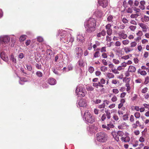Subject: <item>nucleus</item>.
I'll return each mask as SVG.
<instances>
[{
	"mask_svg": "<svg viewBox=\"0 0 149 149\" xmlns=\"http://www.w3.org/2000/svg\"><path fill=\"white\" fill-rule=\"evenodd\" d=\"M96 22V19L93 18H90L88 20H86L84 24L86 32L89 33L94 32L95 30Z\"/></svg>",
	"mask_w": 149,
	"mask_h": 149,
	"instance_id": "1",
	"label": "nucleus"
},
{
	"mask_svg": "<svg viewBox=\"0 0 149 149\" xmlns=\"http://www.w3.org/2000/svg\"><path fill=\"white\" fill-rule=\"evenodd\" d=\"M61 41L64 43H68L69 42H73L74 39L69 33H67L65 31L62 32L61 35Z\"/></svg>",
	"mask_w": 149,
	"mask_h": 149,
	"instance_id": "2",
	"label": "nucleus"
},
{
	"mask_svg": "<svg viewBox=\"0 0 149 149\" xmlns=\"http://www.w3.org/2000/svg\"><path fill=\"white\" fill-rule=\"evenodd\" d=\"M96 139L97 141L101 143H106L108 140L107 134L104 132H100L96 134Z\"/></svg>",
	"mask_w": 149,
	"mask_h": 149,
	"instance_id": "3",
	"label": "nucleus"
},
{
	"mask_svg": "<svg viewBox=\"0 0 149 149\" xmlns=\"http://www.w3.org/2000/svg\"><path fill=\"white\" fill-rule=\"evenodd\" d=\"M84 117L85 120L88 123H92L95 122V118L91 113L88 110H86L84 113Z\"/></svg>",
	"mask_w": 149,
	"mask_h": 149,
	"instance_id": "4",
	"label": "nucleus"
},
{
	"mask_svg": "<svg viewBox=\"0 0 149 149\" xmlns=\"http://www.w3.org/2000/svg\"><path fill=\"white\" fill-rule=\"evenodd\" d=\"M105 79L102 78L100 80V81L97 82H94L93 83V86L96 88L97 90L98 91L100 90L99 88H103L104 87L103 84H105Z\"/></svg>",
	"mask_w": 149,
	"mask_h": 149,
	"instance_id": "5",
	"label": "nucleus"
},
{
	"mask_svg": "<svg viewBox=\"0 0 149 149\" xmlns=\"http://www.w3.org/2000/svg\"><path fill=\"white\" fill-rule=\"evenodd\" d=\"M75 92L77 94L78 96L80 97H83L85 95V91L83 89L82 87L81 86L77 87Z\"/></svg>",
	"mask_w": 149,
	"mask_h": 149,
	"instance_id": "6",
	"label": "nucleus"
},
{
	"mask_svg": "<svg viewBox=\"0 0 149 149\" xmlns=\"http://www.w3.org/2000/svg\"><path fill=\"white\" fill-rule=\"evenodd\" d=\"M105 113H104L102 116L101 118V120L102 122H104L106 119V117L108 119H109L111 117V114L110 111L108 109L105 110Z\"/></svg>",
	"mask_w": 149,
	"mask_h": 149,
	"instance_id": "7",
	"label": "nucleus"
},
{
	"mask_svg": "<svg viewBox=\"0 0 149 149\" xmlns=\"http://www.w3.org/2000/svg\"><path fill=\"white\" fill-rule=\"evenodd\" d=\"M75 53H76V57L79 58L83 54V51L81 47H77L75 48Z\"/></svg>",
	"mask_w": 149,
	"mask_h": 149,
	"instance_id": "8",
	"label": "nucleus"
},
{
	"mask_svg": "<svg viewBox=\"0 0 149 149\" xmlns=\"http://www.w3.org/2000/svg\"><path fill=\"white\" fill-rule=\"evenodd\" d=\"M10 40V38L8 36H3L0 37V45L1 44L8 43Z\"/></svg>",
	"mask_w": 149,
	"mask_h": 149,
	"instance_id": "9",
	"label": "nucleus"
},
{
	"mask_svg": "<svg viewBox=\"0 0 149 149\" xmlns=\"http://www.w3.org/2000/svg\"><path fill=\"white\" fill-rule=\"evenodd\" d=\"M98 2L99 5L103 8H106L108 4L107 0H98Z\"/></svg>",
	"mask_w": 149,
	"mask_h": 149,
	"instance_id": "10",
	"label": "nucleus"
},
{
	"mask_svg": "<svg viewBox=\"0 0 149 149\" xmlns=\"http://www.w3.org/2000/svg\"><path fill=\"white\" fill-rule=\"evenodd\" d=\"M109 68L111 69L112 72L115 74H118L119 72L117 71V70L114 67L112 64L111 63L109 65Z\"/></svg>",
	"mask_w": 149,
	"mask_h": 149,
	"instance_id": "11",
	"label": "nucleus"
},
{
	"mask_svg": "<svg viewBox=\"0 0 149 149\" xmlns=\"http://www.w3.org/2000/svg\"><path fill=\"white\" fill-rule=\"evenodd\" d=\"M138 25L142 28L143 32H146L148 27L146 24L143 23H139Z\"/></svg>",
	"mask_w": 149,
	"mask_h": 149,
	"instance_id": "12",
	"label": "nucleus"
},
{
	"mask_svg": "<svg viewBox=\"0 0 149 149\" xmlns=\"http://www.w3.org/2000/svg\"><path fill=\"white\" fill-rule=\"evenodd\" d=\"M118 34L120 39H125L127 37V35L124 33V31L119 32Z\"/></svg>",
	"mask_w": 149,
	"mask_h": 149,
	"instance_id": "13",
	"label": "nucleus"
},
{
	"mask_svg": "<svg viewBox=\"0 0 149 149\" xmlns=\"http://www.w3.org/2000/svg\"><path fill=\"white\" fill-rule=\"evenodd\" d=\"M78 104L80 107H84L87 106L86 100L84 99H82L79 100Z\"/></svg>",
	"mask_w": 149,
	"mask_h": 149,
	"instance_id": "14",
	"label": "nucleus"
},
{
	"mask_svg": "<svg viewBox=\"0 0 149 149\" xmlns=\"http://www.w3.org/2000/svg\"><path fill=\"white\" fill-rule=\"evenodd\" d=\"M111 134L116 141L118 142L119 141V137L118 135V132H116L115 131H112L111 132Z\"/></svg>",
	"mask_w": 149,
	"mask_h": 149,
	"instance_id": "15",
	"label": "nucleus"
},
{
	"mask_svg": "<svg viewBox=\"0 0 149 149\" xmlns=\"http://www.w3.org/2000/svg\"><path fill=\"white\" fill-rule=\"evenodd\" d=\"M146 3L144 1H141L140 2V5L139 6V8L142 10H144L145 9Z\"/></svg>",
	"mask_w": 149,
	"mask_h": 149,
	"instance_id": "16",
	"label": "nucleus"
},
{
	"mask_svg": "<svg viewBox=\"0 0 149 149\" xmlns=\"http://www.w3.org/2000/svg\"><path fill=\"white\" fill-rule=\"evenodd\" d=\"M85 38L82 35H79L77 37V41L80 42H83L85 41Z\"/></svg>",
	"mask_w": 149,
	"mask_h": 149,
	"instance_id": "17",
	"label": "nucleus"
},
{
	"mask_svg": "<svg viewBox=\"0 0 149 149\" xmlns=\"http://www.w3.org/2000/svg\"><path fill=\"white\" fill-rule=\"evenodd\" d=\"M0 56L1 58L3 61H8V58L7 56H6L4 52H2L0 54Z\"/></svg>",
	"mask_w": 149,
	"mask_h": 149,
	"instance_id": "18",
	"label": "nucleus"
},
{
	"mask_svg": "<svg viewBox=\"0 0 149 149\" xmlns=\"http://www.w3.org/2000/svg\"><path fill=\"white\" fill-rule=\"evenodd\" d=\"M136 70V68L133 65L129 66V68L128 69V71L129 72L132 73L135 72Z\"/></svg>",
	"mask_w": 149,
	"mask_h": 149,
	"instance_id": "19",
	"label": "nucleus"
},
{
	"mask_svg": "<svg viewBox=\"0 0 149 149\" xmlns=\"http://www.w3.org/2000/svg\"><path fill=\"white\" fill-rule=\"evenodd\" d=\"M120 139L122 142L125 143L129 142L130 141V138L129 136H127L125 137H121Z\"/></svg>",
	"mask_w": 149,
	"mask_h": 149,
	"instance_id": "20",
	"label": "nucleus"
},
{
	"mask_svg": "<svg viewBox=\"0 0 149 149\" xmlns=\"http://www.w3.org/2000/svg\"><path fill=\"white\" fill-rule=\"evenodd\" d=\"M100 53L98 51H96L93 54V61L94 62L95 61V58L99 57L100 56Z\"/></svg>",
	"mask_w": 149,
	"mask_h": 149,
	"instance_id": "21",
	"label": "nucleus"
},
{
	"mask_svg": "<svg viewBox=\"0 0 149 149\" xmlns=\"http://www.w3.org/2000/svg\"><path fill=\"white\" fill-rule=\"evenodd\" d=\"M141 20L143 22H149V17L146 15H144L143 17L141 18Z\"/></svg>",
	"mask_w": 149,
	"mask_h": 149,
	"instance_id": "22",
	"label": "nucleus"
},
{
	"mask_svg": "<svg viewBox=\"0 0 149 149\" xmlns=\"http://www.w3.org/2000/svg\"><path fill=\"white\" fill-rule=\"evenodd\" d=\"M141 123L139 120H136L135 123L132 125V127L133 129H136L138 126H141Z\"/></svg>",
	"mask_w": 149,
	"mask_h": 149,
	"instance_id": "23",
	"label": "nucleus"
},
{
	"mask_svg": "<svg viewBox=\"0 0 149 149\" xmlns=\"http://www.w3.org/2000/svg\"><path fill=\"white\" fill-rule=\"evenodd\" d=\"M48 83L51 85H54L56 84V80L53 78H50L48 80Z\"/></svg>",
	"mask_w": 149,
	"mask_h": 149,
	"instance_id": "24",
	"label": "nucleus"
},
{
	"mask_svg": "<svg viewBox=\"0 0 149 149\" xmlns=\"http://www.w3.org/2000/svg\"><path fill=\"white\" fill-rule=\"evenodd\" d=\"M137 73L139 74H140L141 75L144 76H146L147 73L146 71L145 70H141L140 69H139L137 71Z\"/></svg>",
	"mask_w": 149,
	"mask_h": 149,
	"instance_id": "25",
	"label": "nucleus"
},
{
	"mask_svg": "<svg viewBox=\"0 0 149 149\" xmlns=\"http://www.w3.org/2000/svg\"><path fill=\"white\" fill-rule=\"evenodd\" d=\"M106 34V31L105 30H102L101 32L98 33L97 35L98 37H100L102 36H104Z\"/></svg>",
	"mask_w": 149,
	"mask_h": 149,
	"instance_id": "26",
	"label": "nucleus"
},
{
	"mask_svg": "<svg viewBox=\"0 0 149 149\" xmlns=\"http://www.w3.org/2000/svg\"><path fill=\"white\" fill-rule=\"evenodd\" d=\"M123 49L124 50L125 52L126 53L130 52L133 50V49L131 48L130 47H124Z\"/></svg>",
	"mask_w": 149,
	"mask_h": 149,
	"instance_id": "27",
	"label": "nucleus"
},
{
	"mask_svg": "<svg viewBox=\"0 0 149 149\" xmlns=\"http://www.w3.org/2000/svg\"><path fill=\"white\" fill-rule=\"evenodd\" d=\"M107 77L109 79L113 78L114 75L112 73L108 72L107 73Z\"/></svg>",
	"mask_w": 149,
	"mask_h": 149,
	"instance_id": "28",
	"label": "nucleus"
},
{
	"mask_svg": "<svg viewBox=\"0 0 149 149\" xmlns=\"http://www.w3.org/2000/svg\"><path fill=\"white\" fill-rule=\"evenodd\" d=\"M124 134V132L123 131L120 130L118 131V137L120 136L121 137H123V136Z\"/></svg>",
	"mask_w": 149,
	"mask_h": 149,
	"instance_id": "29",
	"label": "nucleus"
},
{
	"mask_svg": "<svg viewBox=\"0 0 149 149\" xmlns=\"http://www.w3.org/2000/svg\"><path fill=\"white\" fill-rule=\"evenodd\" d=\"M84 63L83 60L81 59L79 60L78 62V65L81 67H83L84 66Z\"/></svg>",
	"mask_w": 149,
	"mask_h": 149,
	"instance_id": "30",
	"label": "nucleus"
},
{
	"mask_svg": "<svg viewBox=\"0 0 149 149\" xmlns=\"http://www.w3.org/2000/svg\"><path fill=\"white\" fill-rule=\"evenodd\" d=\"M141 114L139 112H136L134 114V116L136 119H139L141 117Z\"/></svg>",
	"mask_w": 149,
	"mask_h": 149,
	"instance_id": "31",
	"label": "nucleus"
},
{
	"mask_svg": "<svg viewBox=\"0 0 149 149\" xmlns=\"http://www.w3.org/2000/svg\"><path fill=\"white\" fill-rule=\"evenodd\" d=\"M26 35H23L21 36L19 39V40L20 42L24 41L26 39Z\"/></svg>",
	"mask_w": 149,
	"mask_h": 149,
	"instance_id": "32",
	"label": "nucleus"
},
{
	"mask_svg": "<svg viewBox=\"0 0 149 149\" xmlns=\"http://www.w3.org/2000/svg\"><path fill=\"white\" fill-rule=\"evenodd\" d=\"M123 45H128L130 43V41L128 40H123L122 42Z\"/></svg>",
	"mask_w": 149,
	"mask_h": 149,
	"instance_id": "33",
	"label": "nucleus"
},
{
	"mask_svg": "<svg viewBox=\"0 0 149 149\" xmlns=\"http://www.w3.org/2000/svg\"><path fill=\"white\" fill-rule=\"evenodd\" d=\"M47 54V55L50 56L51 58V56L52 54V50L50 49H47L46 51Z\"/></svg>",
	"mask_w": 149,
	"mask_h": 149,
	"instance_id": "34",
	"label": "nucleus"
},
{
	"mask_svg": "<svg viewBox=\"0 0 149 149\" xmlns=\"http://www.w3.org/2000/svg\"><path fill=\"white\" fill-rule=\"evenodd\" d=\"M144 84L145 85L149 83V77L148 76L144 78Z\"/></svg>",
	"mask_w": 149,
	"mask_h": 149,
	"instance_id": "35",
	"label": "nucleus"
},
{
	"mask_svg": "<svg viewBox=\"0 0 149 149\" xmlns=\"http://www.w3.org/2000/svg\"><path fill=\"white\" fill-rule=\"evenodd\" d=\"M100 70L103 72H105L107 70V68L104 66H102L100 68Z\"/></svg>",
	"mask_w": 149,
	"mask_h": 149,
	"instance_id": "36",
	"label": "nucleus"
},
{
	"mask_svg": "<svg viewBox=\"0 0 149 149\" xmlns=\"http://www.w3.org/2000/svg\"><path fill=\"white\" fill-rule=\"evenodd\" d=\"M137 43L135 41L132 42L130 43V47L131 48H132V47H134L136 46L137 45Z\"/></svg>",
	"mask_w": 149,
	"mask_h": 149,
	"instance_id": "37",
	"label": "nucleus"
},
{
	"mask_svg": "<svg viewBox=\"0 0 149 149\" xmlns=\"http://www.w3.org/2000/svg\"><path fill=\"white\" fill-rule=\"evenodd\" d=\"M10 60H11L13 62L16 63V59L14 58L13 55L12 54L10 56Z\"/></svg>",
	"mask_w": 149,
	"mask_h": 149,
	"instance_id": "38",
	"label": "nucleus"
},
{
	"mask_svg": "<svg viewBox=\"0 0 149 149\" xmlns=\"http://www.w3.org/2000/svg\"><path fill=\"white\" fill-rule=\"evenodd\" d=\"M88 72L91 73H92L93 72L94 70V68L92 66H90L88 68Z\"/></svg>",
	"mask_w": 149,
	"mask_h": 149,
	"instance_id": "39",
	"label": "nucleus"
},
{
	"mask_svg": "<svg viewBox=\"0 0 149 149\" xmlns=\"http://www.w3.org/2000/svg\"><path fill=\"white\" fill-rule=\"evenodd\" d=\"M141 14H139V13H136L135 14H132L130 15V17L131 18H136L138 17Z\"/></svg>",
	"mask_w": 149,
	"mask_h": 149,
	"instance_id": "40",
	"label": "nucleus"
},
{
	"mask_svg": "<svg viewBox=\"0 0 149 149\" xmlns=\"http://www.w3.org/2000/svg\"><path fill=\"white\" fill-rule=\"evenodd\" d=\"M111 101L113 102H115L117 100V98L115 95H113V96L111 99Z\"/></svg>",
	"mask_w": 149,
	"mask_h": 149,
	"instance_id": "41",
	"label": "nucleus"
},
{
	"mask_svg": "<svg viewBox=\"0 0 149 149\" xmlns=\"http://www.w3.org/2000/svg\"><path fill=\"white\" fill-rule=\"evenodd\" d=\"M36 75L39 77H42L43 76L42 73L40 71H38L36 73Z\"/></svg>",
	"mask_w": 149,
	"mask_h": 149,
	"instance_id": "42",
	"label": "nucleus"
},
{
	"mask_svg": "<svg viewBox=\"0 0 149 149\" xmlns=\"http://www.w3.org/2000/svg\"><path fill=\"white\" fill-rule=\"evenodd\" d=\"M107 33L109 36H110L112 33V30L111 29H106Z\"/></svg>",
	"mask_w": 149,
	"mask_h": 149,
	"instance_id": "43",
	"label": "nucleus"
},
{
	"mask_svg": "<svg viewBox=\"0 0 149 149\" xmlns=\"http://www.w3.org/2000/svg\"><path fill=\"white\" fill-rule=\"evenodd\" d=\"M113 18V17L111 15H109L107 17V21L109 22H113V21H112Z\"/></svg>",
	"mask_w": 149,
	"mask_h": 149,
	"instance_id": "44",
	"label": "nucleus"
},
{
	"mask_svg": "<svg viewBox=\"0 0 149 149\" xmlns=\"http://www.w3.org/2000/svg\"><path fill=\"white\" fill-rule=\"evenodd\" d=\"M105 106V103H103L102 104L99 105L98 106V108L99 109H103L102 110L104 111V108Z\"/></svg>",
	"mask_w": 149,
	"mask_h": 149,
	"instance_id": "45",
	"label": "nucleus"
},
{
	"mask_svg": "<svg viewBox=\"0 0 149 149\" xmlns=\"http://www.w3.org/2000/svg\"><path fill=\"white\" fill-rule=\"evenodd\" d=\"M107 126L108 127H109V130H110V128H113L114 127V125L111 123L107 124Z\"/></svg>",
	"mask_w": 149,
	"mask_h": 149,
	"instance_id": "46",
	"label": "nucleus"
},
{
	"mask_svg": "<svg viewBox=\"0 0 149 149\" xmlns=\"http://www.w3.org/2000/svg\"><path fill=\"white\" fill-rule=\"evenodd\" d=\"M119 83V81L116 79H113L111 81V83L113 84H116Z\"/></svg>",
	"mask_w": 149,
	"mask_h": 149,
	"instance_id": "47",
	"label": "nucleus"
},
{
	"mask_svg": "<svg viewBox=\"0 0 149 149\" xmlns=\"http://www.w3.org/2000/svg\"><path fill=\"white\" fill-rule=\"evenodd\" d=\"M141 9L140 8H138L136 7H135L134 8V10L135 11L136 13H139L141 12Z\"/></svg>",
	"mask_w": 149,
	"mask_h": 149,
	"instance_id": "48",
	"label": "nucleus"
},
{
	"mask_svg": "<svg viewBox=\"0 0 149 149\" xmlns=\"http://www.w3.org/2000/svg\"><path fill=\"white\" fill-rule=\"evenodd\" d=\"M113 118L114 120L116 121L118 120L119 119L117 115L116 114H114L113 115Z\"/></svg>",
	"mask_w": 149,
	"mask_h": 149,
	"instance_id": "49",
	"label": "nucleus"
},
{
	"mask_svg": "<svg viewBox=\"0 0 149 149\" xmlns=\"http://www.w3.org/2000/svg\"><path fill=\"white\" fill-rule=\"evenodd\" d=\"M37 41L40 42H43V39L41 37L39 36L37 38Z\"/></svg>",
	"mask_w": 149,
	"mask_h": 149,
	"instance_id": "50",
	"label": "nucleus"
},
{
	"mask_svg": "<svg viewBox=\"0 0 149 149\" xmlns=\"http://www.w3.org/2000/svg\"><path fill=\"white\" fill-rule=\"evenodd\" d=\"M121 45V43L118 41H116L115 43V46L117 47H120Z\"/></svg>",
	"mask_w": 149,
	"mask_h": 149,
	"instance_id": "51",
	"label": "nucleus"
},
{
	"mask_svg": "<svg viewBox=\"0 0 149 149\" xmlns=\"http://www.w3.org/2000/svg\"><path fill=\"white\" fill-rule=\"evenodd\" d=\"M86 89L88 91H93L94 90V88L92 86H88L86 87Z\"/></svg>",
	"mask_w": 149,
	"mask_h": 149,
	"instance_id": "52",
	"label": "nucleus"
},
{
	"mask_svg": "<svg viewBox=\"0 0 149 149\" xmlns=\"http://www.w3.org/2000/svg\"><path fill=\"white\" fill-rule=\"evenodd\" d=\"M130 121L132 123H133L134 121V118L133 115H131L130 117Z\"/></svg>",
	"mask_w": 149,
	"mask_h": 149,
	"instance_id": "53",
	"label": "nucleus"
},
{
	"mask_svg": "<svg viewBox=\"0 0 149 149\" xmlns=\"http://www.w3.org/2000/svg\"><path fill=\"white\" fill-rule=\"evenodd\" d=\"M123 120H126L128 119V117L127 114H126L123 115Z\"/></svg>",
	"mask_w": 149,
	"mask_h": 149,
	"instance_id": "54",
	"label": "nucleus"
},
{
	"mask_svg": "<svg viewBox=\"0 0 149 149\" xmlns=\"http://www.w3.org/2000/svg\"><path fill=\"white\" fill-rule=\"evenodd\" d=\"M126 12L128 13H132L133 12L132 9L131 8H129L126 10Z\"/></svg>",
	"mask_w": 149,
	"mask_h": 149,
	"instance_id": "55",
	"label": "nucleus"
},
{
	"mask_svg": "<svg viewBox=\"0 0 149 149\" xmlns=\"http://www.w3.org/2000/svg\"><path fill=\"white\" fill-rule=\"evenodd\" d=\"M118 113L120 117H121L123 116V111L120 110H118Z\"/></svg>",
	"mask_w": 149,
	"mask_h": 149,
	"instance_id": "56",
	"label": "nucleus"
},
{
	"mask_svg": "<svg viewBox=\"0 0 149 149\" xmlns=\"http://www.w3.org/2000/svg\"><path fill=\"white\" fill-rule=\"evenodd\" d=\"M136 35L138 36L141 37L143 35L142 31H139L138 32L136 33Z\"/></svg>",
	"mask_w": 149,
	"mask_h": 149,
	"instance_id": "57",
	"label": "nucleus"
},
{
	"mask_svg": "<svg viewBox=\"0 0 149 149\" xmlns=\"http://www.w3.org/2000/svg\"><path fill=\"white\" fill-rule=\"evenodd\" d=\"M106 51V47H103L100 49V52L102 53H104Z\"/></svg>",
	"mask_w": 149,
	"mask_h": 149,
	"instance_id": "58",
	"label": "nucleus"
},
{
	"mask_svg": "<svg viewBox=\"0 0 149 149\" xmlns=\"http://www.w3.org/2000/svg\"><path fill=\"white\" fill-rule=\"evenodd\" d=\"M148 88L147 87H145L143 88L141 90V93H145L148 91Z\"/></svg>",
	"mask_w": 149,
	"mask_h": 149,
	"instance_id": "59",
	"label": "nucleus"
},
{
	"mask_svg": "<svg viewBox=\"0 0 149 149\" xmlns=\"http://www.w3.org/2000/svg\"><path fill=\"white\" fill-rule=\"evenodd\" d=\"M102 57L104 58H106L107 57V55L106 53L104 52L102 54Z\"/></svg>",
	"mask_w": 149,
	"mask_h": 149,
	"instance_id": "60",
	"label": "nucleus"
},
{
	"mask_svg": "<svg viewBox=\"0 0 149 149\" xmlns=\"http://www.w3.org/2000/svg\"><path fill=\"white\" fill-rule=\"evenodd\" d=\"M143 105L145 108V109L146 108L149 110V104H148L146 103H144L143 104Z\"/></svg>",
	"mask_w": 149,
	"mask_h": 149,
	"instance_id": "61",
	"label": "nucleus"
},
{
	"mask_svg": "<svg viewBox=\"0 0 149 149\" xmlns=\"http://www.w3.org/2000/svg\"><path fill=\"white\" fill-rule=\"evenodd\" d=\"M136 28V26H131L129 27L130 29L132 31H134Z\"/></svg>",
	"mask_w": 149,
	"mask_h": 149,
	"instance_id": "62",
	"label": "nucleus"
},
{
	"mask_svg": "<svg viewBox=\"0 0 149 149\" xmlns=\"http://www.w3.org/2000/svg\"><path fill=\"white\" fill-rule=\"evenodd\" d=\"M36 67L38 69H41V65L40 64L36 63Z\"/></svg>",
	"mask_w": 149,
	"mask_h": 149,
	"instance_id": "63",
	"label": "nucleus"
},
{
	"mask_svg": "<svg viewBox=\"0 0 149 149\" xmlns=\"http://www.w3.org/2000/svg\"><path fill=\"white\" fill-rule=\"evenodd\" d=\"M113 92L115 94H117L119 92V90L116 88H114L112 90Z\"/></svg>",
	"mask_w": 149,
	"mask_h": 149,
	"instance_id": "64",
	"label": "nucleus"
}]
</instances>
